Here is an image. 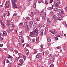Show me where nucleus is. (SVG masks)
Returning <instances> with one entry per match:
<instances>
[{
	"instance_id": "63",
	"label": "nucleus",
	"mask_w": 67,
	"mask_h": 67,
	"mask_svg": "<svg viewBox=\"0 0 67 67\" xmlns=\"http://www.w3.org/2000/svg\"><path fill=\"white\" fill-rule=\"evenodd\" d=\"M15 52L16 54H17V53H18V51H17L16 50L15 51Z\"/></svg>"
},
{
	"instance_id": "28",
	"label": "nucleus",
	"mask_w": 67,
	"mask_h": 67,
	"mask_svg": "<svg viewBox=\"0 0 67 67\" xmlns=\"http://www.w3.org/2000/svg\"><path fill=\"white\" fill-rule=\"evenodd\" d=\"M46 25L47 26H49V25H51V23H46Z\"/></svg>"
},
{
	"instance_id": "35",
	"label": "nucleus",
	"mask_w": 67,
	"mask_h": 67,
	"mask_svg": "<svg viewBox=\"0 0 67 67\" xmlns=\"http://www.w3.org/2000/svg\"><path fill=\"white\" fill-rule=\"evenodd\" d=\"M12 58V56L10 55H9L8 57L7 58L9 59V58Z\"/></svg>"
},
{
	"instance_id": "43",
	"label": "nucleus",
	"mask_w": 67,
	"mask_h": 67,
	"mask_svg": "<svg viewBox=\"0 0 67 67\" xmlns=\"http://www.w3.org/2000/svg\"><path fill=\"white\" fill-rule=\"evenodd\" d=\"M55 6L56 7H59V5H58V4L57 3H56L55 4Z\"/></svg>"
},
{
	"instance_id": "11",
	"label": "nucleus",
	"mask_w": 67,
	"mask_h": 67,
	"mask_svg": "<svg viewBox=\"0 0 67 67\" xmlns=\"http://www.w3.org/2000/svg\"><path fill=\"white\" fill-rule=\"evenodd\" d=\"M58 15L60 16H61L62 18L63 17V16H62V14L61 12H59L57 14Z\"/></svg>"
},
{
	"instance_id": "37",
	"label": "nucleus",
	"mask_w": 67,
	"mask_h": 67,
	"mask_svg": "<svg viewBox=\"0 0 67 67\" xmlns=\"http://www.w3.org/2000/svg\"><path fill=\"white\" fill-rule=\"evenodd\" d=\"M54 67V64H52L51 65L49 66V67Z\"/></svg>"
},
{
	"instance_id": "53",
	"label": "nucleus",
	"mask_w": 67,
	"mask_h": 67,
	"mask_svg": "<svg viewBox=\"0 0 67 67\" xmlns=\"http://www.w3.org/2000/svg\"><path fill=\"white\" fill-rule=\"evenodd\" d=\"M39 57V56L37 54L36 56V58H38Z\"/></svg>"
},
{
	"instance_id": "31",
	"label": "nucleus",
	"mask_w": 67,
	"mask_h": 67,
	"mask_svg": "<svg viewBox=\"0 0 67 67\" xmlns=\"http://www.w3.org/2000/svg\"><path fill=\"white\" fill-rule=\"evenodd\" d=\"M66 47L65 46H64L63 47V50L64 51H65V49H66Z\"/></svg>"
},
{
	"instance_id": "19",
	"label": "nucleus",
	"mask_w": 67,
	"mask_h": 67,
	"mask_svg": "<svg viewBox=\"0 0 67 67\" xmlns=\"http://www.w3.org/2000/svg\"><path fill=\"white\" fill-rule=\"evenodd\" d=\"M39 27H40V28H41V27H44V25L43 24H41L39 26Z\"/></svg>"
},
{
	"instance_id": "1",
	"label": "nucleus",
	"mask_w": 67,
	"mask_h": 67,
	"mask_svg": "<svg viewBox=\"0 0 67 67\" xmlns=\"http://www.w3.org/2000/svg\"><path fill=\"white\" fill-rule=\"evenodd\" d=\"M38 29L36 28V29H34L32 32L30 33V35H36V36H38Z\"/></svg>"
},
{
	"instance_id": "12",
	"label": "nucleus",
	"mask_w": 67,
	"mask_h": 67,
	"mask_svg": "<svg viewBox=\"0 0 67 67\" xmlns=\"http://www.w3.org/2000/svg\"><path fill=\"white\" fill-rule=\"evenodd\" d=\"M47 41L48 42H51L52 38L51 37H48L47 38Z\"/></svg>"
},
{
	"instance_id": "59",
	"label": "nucleus",
	"mask_w": 67,
	"mask_h": 67,
	"mask_svg": "<svg viewBox=\"0 0 67 67\" xmlns=\"http://www.w3.org/2000/svg\"><path fill=\"white\" fill-rule=\"evenodd\" d=\"M43 45H42L41 46V47L42 49H43Z\"/></svg>"
},
{
	"instance_id": "9",
	"label": "nucleus",
	"mask_w": 67,
	"mask_h": 67,
	"mask_svg": "<svg viewBox=\"0 0 67 67\" xmlns=\"http://www.w3.org/2000/svg\"><path fill=\"white\" fill-rule=\"evenodd\" d=\"M52 34H56V35H57V33L56 32V31L55 30H53V31H52Z\"/></svg>"
},
{
	"instance_id": "15",
	"label": "nucleus",
	"mask_w": 67,
	"mask_h": 67,
	"mask_svg": "<svg viewBox=\"0 0 67 67\" xmlns=\"http://www.w3.org/2000/svg\"><path fill=\"white\" fill-rule=\"evenodd\" d=\"M57 20L58 21H61V20H62V18L59 17H58L57 18Z\"/></svg>"
},
{
	"instance_id": "44",
	"label": "nucleus",
	"mask_w": 67,
	"mask_h": 67,
	"mask_svg": "<svg viewBox=\"0 0 67 67\" xmlns=\"http://www.w3.org/2000/svg\"><path fill=\"white\" fill-rule=\"evenodd\" d=\"M41 15L42 16H44V13H41Z\"/></svg>"
},
{
	"instance_id": "62",
	"label": "nucleus",
	"mask_w": 67,
	"mask_h": 67,
	"mask_svg": "<svg viewBox=\"0 0 67 67\" xmlns=\"http://www.w3.org/2000/svg\"><path fill=\"white\" fill-rule=\"evenodd\" d=\"M60 11H61V10L60 9H58V12H60Z\"/></svg>"
},
{
	"instance_id": "24",
	"label": "nucleus",
	"mask_w": 67,
	"mask_h": 67,
	"mask_svg": "<svg viewBox=\"0 0 67 67\" xmlns=\"http://www.w3.org/2000/svg\"><path fill=\"white\" fill-rule=\"evenodd\" d=\"M14 40H15V42H18V39H17V38H14Z\"/></svg>"
},
{
	"instance_id": "56",
	"label": "nucleus",
	"mask_w": 67,
	"mask_h": 67,
	"mask_svg": "<svg viewBox=\"0 0 67 67\" xmlns=\"http://www.w3.org/2000/svg\"><path fill=\"white\" fill-rule=\"evenodd\" d=\"M61 13H62L63 14H64V12H63V11L62 9L61 10Z\"/></svg>"
},
{
	"instance_id": "2",
	"label": "nucleus",
	"mask_w": 67,
	"mask_h": 67,
	"mask_svg": "<svg viewBox=\"0 0 67 67\" xmlns=\"http://www.w3.org/2000/svg\"><path fill=\"white\" fill-rule=\"evenodd\" d=\"M25 30L26 32H28L29 31V26L27 25L25 27Z\"/></svg>"
},
{
	"instance_id": "30",
	"label": "nucleus",
	"mask_w": 67,
	"mask_h": 67,
	"mask_svg": "<svg viewBox=\"0 0 67 67\" xmlns=\"http://www.w3.org/2000/svg\"><path fill=\"white\" fill-rule=\"evenodd\" d=\"M26 19L27 20H30V17L27 16L26 17Z\"/></svg>"
},
{
	"instance_id": "6",
	"label": "nucleus",
	"mask_w": 67,
	"mask_h": 67,
	"mask_svg": "<svg viewBox=\"0 0 67 67\" xmlns=\"http://www.w3.org/2000/svg\"><path fill=\"white\" fill-rule=\"evenodd\" d=\"M44 31V29H41L40 32V35L41 36H43V33Z\"/></svg>"
},
{
	"instance_id": "23",
	"label": "nucleus",
	"mask_w": 67,
	"mask_h": 67,
	"mask_svg": "<svg viewBox=\"0 0 67 67\" xmlns=\"http://www.w3.org/2000/svg\"><path fill=\"white\" fill-rule=\"evenodd\" d=\"M53 37L55 40H56V41H58V37H56L54 36Z\"/></svg>"
},
{
	"instance_id": "27",
	"label": "nucleus",
	"mask_w": 67,
	"mask_h": 67,
	"mask_svg": "<svg viewBox=\"0 0 67 67\" xmlns=\"http://www.w3.org/2000/svg\"><path fill=\"white\" fill-rule=\"evenodd\" d=\"M47 17L46 16H44L43 17V19L44 20H46V19H47Z\"/></svg>"
},
{
	"instance_id": "52",
	"label": "nucleus",
	"mask_w": 67,
	"mask_h": 67,
	"mask_svg": "<svg viewBox=\"0 0 67 67\" xmlns=\"http://www.w3.org/2000/svg\"><path fill=\"white\" fill-rule=\"evenodd\" d=\"M10 63V62H9L8 59H7V63Z\"/></svg>"
},
{
	"instance_id": "55",
	"label": "nucleus",
	"mask_w": 67,
	"mask_h": 67,
	"mask_svg": "<svg viewBox=\"0 0 67 67\" xmlns=\"http://www.w3.org/2000/svg\"><path fill=\"white\" fill-rule=\"evenodd\" d=\"M45 29H46V30L45 31H46V30H48V27H45Z\"/></svg>"
},
{
	"instance_id": "18",
	"label": "nucleus",
	"mask_w": 67,
	"mask_h": 67,
	"mask_svg": "<svg viewBox=\"0 0 67 67\" xmlns=\"http://www.w3.org/2000/svg\"><path fill=\"white\" fill-rule=\"evenodd\" d=\"M23 62V60L22 59H20L19 60V63H22Z\"/></svg>"
},
{
	"instance_id": "38",
	"label": "nucleus",
	"mask_w": 67,
	"mask_h": 67,
	"mask_svg": "<svg viewBox=\"0 0 67 67\" xmlns=\"http://www.w3.org/2000/svg\"><path fill=\"white\" fill-rule=\"evenodd\" d=\"M45 53H46V54H48V51L47 50L45 51Z\"/></svg>"
},
{
	"instance_id": "4",
	"label": "nucleus",
	"mask_w": 67,
	"mask_h": 67,
	"mask_svg": "<svg viewBox=\"0 0 67 67\" xmlns=\"http://www.w3.org/2000/svg\"><path fill=\"white\" fill-rule=\"evenodd\" d=\"M35 41V39H31L30 40V42L31 43H34Z\"/></svg>"
},
{
	"instance_id": "16",
	"label": "nucleus",
	"mask_w": 67,
	"mask_h": 67,
	"mask_svg": "<svg viewBox=\"0 0 67 67\" xmlns=\"http://www.w3.org/2000/svg\"><path fill=\"white\" fill-rule=\"evenodd\" d=\"M47 23H51V20H49V18H48V17L47 18Z\"/></svg>"
},
{
	"instance_id": "46",
	"label": "nucleus",
	"mask_w": 67,
	"mask_h": 67,
	"mask_svg": "<svg viewBox=\"0 0 67 67\" xmlns=\"http://www.w3.org/2000/svg\"><path fill=\"white\" fill-rule=\"evenodd\" d=\"M17 15V14L16 13H15V14H14L13 15V16H16Z\"/></svg>"
},
{
	"instance_id": "40",
	"label": "nucleus",
	"mask_w": 67,
	"mask_h": 67,
	"mask_svg": "<svg viewBox=\"0 0 67 67\" xmlns=\"http://www.w3.org/2000/svg\"><path fill=\"white\" fill-rule=\"evenodd\" d=\"M22 23H20L19 24V26H22Z\"/></svg>"
},
{
	"instance_id": "21",
	"label": "nucleus",
	"mask_w": 67,
	"mask_h": 67,
	"mask_svg": "<svg viewBox=\"0 0 67 67\" xmlns=\"http://www.w3.org/2000/svg\"><path fill=\"white\" fill-rule=\"evenodd\" d=\"M37 26V24H35L34 25V29L36 28V27Z\"/></svg>"
},
{
	"instance_id": "3",
	"label": "nucleus",
	"mask_w": 67,
	"mask_h": 67,
	"mask_svg": "<svg viewBox=\"0 0 67 67\" xmlns=\"http://www.w3.org/2000/svg\"><path fill=\"white\" fill-rule=\"evenodd\" d=\"M13 27L11 26H10L8 28V29L10 32H12V31L13 30Z\"/></svg>"
},
{
	"instance_id": "29",
	"label": "nucleus",
	"mask_w": 67,
	"mask_h": 67,
	"mask_svg": "<svg viewBox=\"0 0 67 67\" xmlns=\"http://www.w3.org/2000/svg\"><path fill=\"white\" fill-rule=\"evenodd\" d=\"M12 64L11 63H9L8 64V67H11V65Z\"/></svg>"
},
{
	"instance_id": "25",
	"label": "nucleus",
	"mask_w": 67,
	"mask_h": 67,
	"mask_svg": "<svg viewBox=\"0 0 67 67\" xmlns=\"http://www.w3.org/2000/svg\"><path fill=\"white\" fill-rule=\"evenodd\" d=\"M50 14L51 16H52V15H53V11H51L50 12Z\"/></svg>"
},
{
	"instance_id": "41",
	"label": "nucleus",
	"mask_w": 67,
	"mask_h": 67,
	"mask_svg": "<svg viewBox=\"0 0 67 67\" xmlns=\"http://www.w3.org/2000/svg\"><path fill=\"white\" fill-rule=\"evenodd\" d=\"M45 3L46 4H48V3H47V1H46V0H45Z\"/></svg>"
},
{
	"instance_id": "61",
	"label": "nucleus",
	"mask_w": 67,
	"mask_h": 67,
	"mask_svg": "<svg viewBox=\"0 0 67 67\" xmlns=\"http://www.w3.org/2000/svg\"><path fill=\"white\" fill-rule=\"evenodd\" d=\"M22 34H23V32L22 31H21V32H20L19 33V34H20V35Z\"/></svg>"
},
{
	"instance_id": "36",
	"label": "nucleus",
	"mask_w": 67,
	"mask_h": 67,
	"mask_svg": "<svg viewBox=\"0 0 67 67\" xmlns=\"http://www.w3.org/2000/svg\"><path fill=\"white\" fill-rule=\"evenodd\" d=\"M34 3H36L37 2V0H34Z\"/></svg>"
},
{
	"instance_id": "34",
	"label": "nucleus",
	"mask_w": 67,
	"mask_h": 67,
	"mask_svg": "<svg viewBox=\"0 0 67 67\" xmlns=\"http://www.w3.org/2000/svg\"><path fill=\"white\" fill-rule=\"evenodd\" d=\"M36 3H35L33 5V7L34 8H36Z\"/></svg>"
},
{
	"instance_id": "54",
	"label": "nucleus",
	"mask_w": 67,
	"mask_h": 67,
	"mask_svg": "<svg viewBox=\"0 0 67 67\" xmlns=\"http://www.w3.org/2000/svg\"><path fill=\"white\" fill-rule=\"evenodd\" d=\"M23 57L24 58V60H25L26 59H25V58H26L25 56H23Z\"/></svg>"
},
{
	"instance_id": "10",
	"label": "nucleus",
	"mask_w": 67,
	"mask_h": 67,
	"mask_svg": "<svg viewBox=\"0 0 67 67\" xmlns=\"http://www.w3.org/2000/svg\"><path fill=\"white\" fill-rule=\"evenodd\" d=\"M12 5L13 6V8H14V9H15V8H17V6H16V4H12Z\"/></svg>"
},
{
	"instance_id": "45",
	"label": "nucleus",
	"mask_w": 67,
	"mask_h": 67,
	"mask_svg": "<svg viewBox=\"0 0 67 67\" xmlns=\"http://www.w3.org/2000/svg\"><path fill=\"white\" fill-rule=\"evenodd\" d=\"M22 36H20L19 37V38H21V40H22V38H23V37H22Z\"/></svg>"
},
{
	"instance_id": "33",
	"label": "nucleus",
	"mask_w": 67,
	"mask_h": 67,
	"mask_svg": "<svg viewBox=\"0 0 67 67\" xmlns=\"http://www.w3.org/2000/svg\"><path fill=\"white\" fill-rule=\"evenodd\" d=\"M30 16L32 18H33L34 16V14H32L30 15Z\"/></svg>"
},
{
	"instance_id": "8",
	"label": "nucleus",
	"mask_w": 67,
	"mask_h": 67,
	"mask_svg": "<svg viewBox=\"0 0 67 67\" xmlns=\"http://www.w3.org/2000/svg\"><path fill=\"white\" fill-rule=\"evenodd\" d=\"M7 23L8 25H10L11 24V23L10 21L9 20H7Z\"/></svg>"
},
{
	"instance_id": "39",
	"label": "nucleus",
	"mask_w": 67,
	"mask_h": 67,
	"mask_svg": "<svg viewBox=\"0 0 67 67\" xmlns=\"http://www.w3.org/2000/svg\"><path fill=\"white\" fill-rule=\"evenodd\" d=\"M8 14L7 15L8 16H10V13H9V12H8Z\"/></svg>"
},
{
	"instance_id": "13",
	"label": "nucleus",
	"mask_w": 67,
	"mask_h": 67,
	"mask_svg": "<svg viewBox=\"0 0 67 67\" xmlns=\"http://www.w3.org/2000/svg\"><path fill=\"white\" fill-rule=\"evenodd\" d=\"M52 18L53 19H54V20L55 21H56V20H57V17H56V15H54L52 17Z\"/></svg>"
},
{
	"instance_id": "47",
	"label": "nucleus",
	"mask_w": 67,
	"mask_h": 67,
	"mask_svg": "<svg viewBox=\"0 0 67 67\" xmlns=\"http://www.w3.org/2000/svg\"><path fill=\"white\" fill-rule=\"evenodd\" d=\"M24 24L25 25H26L27 24V22H24Z\"/></svg>"
},
{
	"instance_id": "7",
	"label": "nucleus",
	"mask_w": 67,
	"mask_h": 67,
	"mask_svg": "<svg viewBox=\"0 0 67 67\" xmlns=\"http://www.w3.org/2000/svg\"><path fill=\"white\" fill-rule=\"evenodd\" d=\"M12 4H15L16 2H17V0H12Z\"/></svg>"
},
{
	"instance_id": "51",
	"label": "nucleus",
	"mask_w": 67,
	"mask_h": 67,
	"mask_svg": "<svg viewBox=\"0 0 67 67\" xmlns=\"http://www.w3.org/2000/svg\"><path fill=\"white\" fill-rule=\"evenodd\" d=\"M6 15V13H4L3 14V16L4 17L5 16V15Z\"/></svg>"
},
{
	"instance_id": "48",
	"label": "nucleus",
	"mask_w": 67,
	"mask_h": 67,
	"mask_svg": "<svg viewBox=\"0 0 67 67\" xmlns=\"http://www.w3.org/2000/svg\"><path fill=\"white\" fill-rule=\"evenodd\" d=\"M5 59L3 61V62H4V63H3L4 65H5Z\"/></svg>"
},
{
	"instance_id": "58",
	"label": "nucleus",
	"mask_w": 67,
	"mask_h": 67,
	"mask_svg": "<svg viewBox=\"0 0 67 67\" xmlns=\"http://www.w3.org/2000/svg\"><path fill=\"white\" fill-rule=\"evenodd\" d=\"M12 27H15V25L13 24H12Z\"/></svg>"
},
{
	"instance_id": "50",
	"label": "nucleus",
	"mask_w": 67,
	"mask_h": 67,
	"mask_svg": "<svg viewBox=\"0 0 67 67\" xmlns=\"http://www.w3.org/2000/svg\"><path fill=\"white\" fill-rule=\"evenodd\" d=\"M26 47H29V44H27Z\"/></svg>"
},
{
	"instance_id": "49",
	"label": "nucleus",
	"mask_w": 67,
	"mask_h": 67,
	"mask_svg": "<svg viewBox=\"0 0 67 67\" xmlns=\"http://www.w3.org/2000/svg\"><path fill=\"white\" fill-rule=\"evenodd\" d=\"M53 1V0H50V2L51 3H52Z\"/></svg>"
},
{
	"instance_id": "26",
	"label": "nucleus",
	"mask_w": 67,
	"mask_h": 67,
	"mask_svg": "<svg viewBox=\"0 0 67 67\" xmlns=\"http://www.w3.org/2000/svg\"><path fill=\"white\" fill-rule=\"evenodd\" d=\"M18 55H19V56L20 57H22V56H23L22 54L20 53H18Z\"/></svg>"
},
{
	"instance_id": "60",
	"label": "nucleus",
	"mask_w": 67,
	"mask_h": 67,
	"mask_svg": "<svg viewBox=\"0 0 67 67\" xmlns=\"http://www.w3.org/2000/svg\"><path fill=\"white\" fill-rule=\"evenodd\" d=\"M0 40H3V38L1 37H0Z\"/></svg>"
},
{
	"instance_id": "64",
	"label": "nucleus",
	"mask_w": 67,
	"mask_h": 67,
	"mask_svg": "<svg viewBox=\"0 0 67 67\" xmlns=\"http://www.w3.org/2000/svg\"><path fill=\"white\" fill-rule=\"evenodd\" d=\"M66 10V11H67V7H65L64 8Z\"/></svg>"
},
{
	"instance_id": "42",
	"label": "nucleus",
	"mask_w": 67,
	"mask_h": 67,
	"mask_svg": "<svg viewBox=\"0 0 67 67\" xmlns=\"http://www.w3.org/2000/svg\"><path fill=\"white\" fill-rule=\"evenodd\" d=\"M39 41V37H38L37 38L36 41Z\"/></svg>"
},
{
	"instance_id": "5",
	"label": "nucleus",
	"mask_w": 67,
	"mask_h": 67,
	"mask_svg": "<svg viewBox=\"0 0 67 67\" xmlns=\"http://www.w3.org/2000/svg\"><path fill=\"white\" fill-rule=\"evenodd\" d=\"M33 23L32 21L30 22L29 23V26H30V28L32 27Z\"/></svg>"
},
{
	"instance_id": "32",
	"label": "nucleus",
	"mask_w": 67,
	"mask_h": 67,
	"mask_svg": "<svg viewBox=\"0 0 67 67\" xmlns=\"http://www.w3.org/2000/svg\"><path fill=\"white\" fill-rule=\"evenodd\" d=\"M10 51H11V52H12L13 51V49L12 48H10Z\"/></svg>"
},
{
	"instance_id": "57",
	"label": "nucleus",
	"mask_w": 67,
	"mask_h": 67,
	"mask_svg": "<svg viewBox=\"0 0 67 67\" xmlns=\"http://www.w3.org/2000/svg\"><path fill=\"white\" fill-rule=\"evenodd\" d=\"M3 44H0V47H2V46H3Z\"/></svg>"
},
{
	"instance_id": "14",
	"label": "nucleus",
	"mask_w": 67,
	"mask_h": 67,
	"mask_svg": "<svg viewBox=\"0 0 67 67\" xmlns=\"http://www.w3.org/2000/svg\"><path fill=\"white\" fill-rule=\"evenodd\" d=\"M53 6H52V7H49L47 8V10H52V9H53Z\"/></svg>"
},
{
	"instance_id": "20",
	"label": "nucleus",
	"mask_w": 67,
	"mask_h": 67,
	"mask_svg": "<svg viewBox=\"0 0 67 67\" xmlns=\"http://www.w3.org/2000/svg\"><path fill=\"white\" fill-rule=\"evenodd\" d=\"M17 47H18V48H20L21 47V45L20 43L18 44H17Z\"/></svg>"
},
{
	"instance_id": "22",
	"label": "nucleus",
	"mask_w": 67,
	"mask_h": 67,
	"mask_svg": "<svg viewBox=\"0 0 67 67\" xmlns=\"http://www.w3.org/2000/svg\"><path fill=\"white\" fill-rule=\"evenodd\" d=\"M3 34L4 35V36H5L7 34V32L5 31H4L3 32Z\"/></svg>"
},
{
	"instance_id": "17",
	"label": "nucleus",
	"mask_w": 67,
	"mask_h": 67,
	"mask_svg": "<svg viewBox=\"0 0 67 67\" xmlns=\"http://www.w3.org/2000/svg\"><path fill=\"white\" fill-rule=\"evenodd\" d=\"M57 1L58 4H60L61 3L60 0H57Z\"/></svg>"
}]
</instances>
